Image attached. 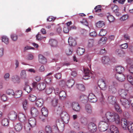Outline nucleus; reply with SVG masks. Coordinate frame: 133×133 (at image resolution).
Returning <instances> with one entry per match:
<instances>
[{
    "instance_id": "f257e3e1",
    "label": "nucleus",
    "mask_w": 133,
    "mask_h": 133,
    "mask_svg": "<svg viewBox=\"0 0 133 133\" xmlns=\"http://www.w3.org/2000/svg\"><path fill=\"white\" fill-rule=\"evenodd\" d=\"M36 125V121L34 118H30L28 119V122L26 123L24 125V129L26 131H30L31 128Z\"/></svg>"
},
{
    "instance_id": "f03ea898",
    "label": "nucleus",
    "mask_w": 133,
    "mask_h": 133,
    "mask_svg": "<svg viewBox=\"0 0 133 133\" xmlns=\"http://www.w3.org/2000/svg\"><path fill=\"white\" fill-rule=\"evenodd\" d=\"M120 101L122 105L125 108L128 109L129 108L130 103L133 107V98H131L129 99L122 98L120 99Z\"/></svg>"
},
{
    "instance_id": "7ed1b4c3",
    "label": "nucleus",
    "mask_w": 133,
    "mask_h": 133,
    "mask_svg": "<svg viewBox=\"0 0 133 133\" xmlns=\"http://www.w3.org/2000/svg\"><path fill=\"white\" fill-rule=\"evenodd\" d=\"M102 120L98 124V128L100 131H104L108 128L109 122L107 121L105 119L103 118Z\"/></svg>"
},
{
    "instance_id": "20e7f679",
    "label": "nucleus",
    "mask_w": 133,
    "mask_h": 133,
    "mask_svg": "<svg viewBox=\"0 0 133 133\" xmlns=\"http://www.w3.org/2000/svg\"><path fill=\"white\" fill-rule=\"evenodd\" d=\"M45 130L47 133H51L52 132L54 133H58L59 130L57 124L54 125L52 127V129L49 125L47 126L45 128Z\"/></svg>"
},
{
    "instance_id": "39448f33",
    "label": "nucleus",
    "mask_w": 133,
    "mask_h": 133,
    "mask_svg": "<svg viewBox=\"0 0 133 133\" xmlns=\"http://www.w3.org/2000/svg\"><path fill=\"white\" fill-rule=\"evenodd\" d=\"M84 75L83 78L84 79H87L92 77L93 73L91 72L88 68H85L83 69Z\"/></svg>"
},
{
    "instance_id": "423d86ee",
    "label": "nucleus",
    "mask_w": 133,
    "mask_h": 133,
    "mask_svg": "<svg viewBox=\"0 0 133 133\" xmlns=\"http://www.w3.org/2000/svg\"><path fill=\"white\" fill-rule=\"evenodd\" d=\"M112 115L109 121L112 122H115L117 124L119 123L120 119L117 113L114 112Z\"/></svg>"
},
{
    "instance_id": "0eeeda50",
    "label": "nucleus",
    "mask_w": 133,
    "mask_h": 133,
    "mask_svg": "<svg viewBox=\"0 0 133 133\" xmlns=\"http://www.w3.org/2000/svg\"><path fill=\"white\" fill-rule=\"evenodd\" d=\"M117 83L114 82L109 87V91L111 93L115 94L117 91L116 87L117 86Z\"/></svg>"
},
{
    "instance_id": "6e6552de",
    "label": "nucleus",
    "mask_w": 133,
    "mask_h": 133,
    "mask_svg": "<svg viewBox=\"0 0 133 133\" xmlns=\"http://www.w3.org/2000/svg\"><path fill=\"white\" fill-rule=\"evenodd\" d=\"M128 91L124 89H120L118 91V93L120 96L122 98H128Z\"/></svg>"
},
{
    "instance_id": "1a4fd4ad",
    "label": "nucleus",
    "mask_w": 133,
    "mask_h": 133,
    "mask_svg": "<svg viewBox=\"0 0 133 133\" xmlns=\"http://www.w3.org/2000/svg\"><path fill=\"white\" fill-rule=\"evenodd\" d=\"M62 120L65 123H68L69 120V117L68 114L65 112H63L61 115Z\"/></svg>"
},
{
    "instance_id": "9d476101",
    "label": "nucleus",
    "mask_w": 133,
    "mask_h": 133,
    "mask_svg": "<svg viewBox=\"0 0 133 133\" xmlns=\"http://www.w3.org/2000/svg\"><path fill=\"white\" fill-rule=\"evenodd\" d=\"M72 109L75 111L79 112L80 110V107L79 103L76 102H73L72 103Z\"/></svg>"
},
{
    "instance_id": "9b49d317",
    "label": "nucleus",
    "mask_w": 133,
    "mask_h": 133,
    "mask_svg": "<svg viewBox=\"0 0 133 133\" xmlns=\"http://www.w3.org/2000/svg\"><path fill=\"white\" fill-rule=\"evenodd\" d=\"M17 113L14 111L10 112L8 115V118L11 120L14 121L17 117Z\"/></svg>"
},
{
    "instance_id": "f8f14e48",
    "label": "nucleus",
    "mask_w": 133,
    "mask_h": 133,
    "mask_svg": "<svg viewBox=\"0 0 133 133\" xmlns=\"http://www.w3.org/2000/svg\"><path fill=\"white\" fill-rule=\"evenodd\" d=\"M107 101L109 103L112 105L115 104L116 102V97L112 95H110L108 96Z\"/></svg>"
},
{
    "instance_id": "ddd939ff",
    "label": "nucleus",
    "mask_w": 133,
    "mask_h": 133,
    "mask_svg": "<svg viewBox=\"0 0 133 133\" xmlns=\"http://www.w3.org/2000/svg\"><path fill=\"white\" fill-rule=\"evenodd\" d=\"M88 128L89 130L91 131L92 132H94L97 130V126L94 123H90L88 126Z\"/></svg>"
},
{
    "instance_id": "4468645a",
    "label": "nucleus",
    "mask_w": 133,
    "mask_h": 133,
    "mask_svg": "<svg viewBox=\"0 0 133 133\" xmlns=\"http://www.w3.org/2000/svg\"><path fill=\"white\" fill-rule=\"evenodd\" d=\"M88 99L91 102L94 103L96 102L97 99L95 95L92 93H90L88 97Z\"/></svg>"
},
{
    "instance_id": "2eb2a0df",
    "label": "nucleus",
    "mask_w": 133,
    "mask_h": 133,
    "mask_svg": "<svg viewBox=\"0 0 133 133\" xmlns=\"http://www.w3.org/2000/svg\"><path fill=\"white\" fill-rule=\"evenodd\" d=\"M129 123L128 122L127 120L124 118H122L121 121V125L122 128L124 129H126L128 126L129 124Z\"/></svg>"
},
{
    "instance_id": "dca6fc26",
    "label": "nucleus",
    "mask_w": 133,
    "mask_h": 133,
    "mask_svg": "<svg viewBox=\"0 0 133 133\" xmlns=\"http://www.w3.org/2000/svg\"><path fill=\"white\" fill-rule=\"evenodd\" d=\"M115 76L118 80L121 82L124 81L125 79V76L123 74H116Z\"/></svg>"
},
{
    "instance_id": "f3484780",
    "label": "nucleus",
    "mask_w": 133,
    "mask_h": 133,
    "mask_svg": "<svg viewBox=\"0 0 133 133\" xmlns=\"http://www.w3.org/2000/svg\"><path fill=\"white\" fill-rule=\"evenodd\" d=\"M49 43L51 47H55L57 46L58 42L55 39H51L49 40Z\"/></svg>"
},
{
    "instance_id": "a211bd4d",
    "label": "nucleus",
    "mask_w": 133,
    "mask_h": 133,
    "mask_svg": "<svg viewBox=\"0 0 133 133\" xmlns=\"http://www.w3.org/2000/svg\"><path fill=\"white\" fill-rule=\"evenodd\" d=\"M38 61L40 63L43 64H45L47 62L46 58L41 54L38 55Z\"/></svg>"
},
{
    "instance_id": "6ab92c4d",
    "label": "nucleus",
    "mask_w": 133,
    "mask_h": 133,
    "mask_svg": "<svg viewBox=\"0 0 133 133\" xmlns=\"http://www.w3.org/2000/svg\"><path fill=\"white\" fill-rule=\"evenodd\" d=\"M31 113L33 117H36L39 114L38 110L36 108L33 107L31 108Z\"/></svg>"
},
{
    "instance_id": "aec40b11",
    "label": "nucleus",
    "mask_w": 133,
    "mask_h": 133,
    "mask_svg": "<svg viewBox=\"0 0 133 133\" xmlns=\"http://www.w3.org/2000/svg\"><path fill=\"white\" fill-rule=\"evenodd\" d=\"M113 112L109 111L107 112L105 114L106 117H103V118L105 119V120L109 122L110 118H111V116L113 115Z\"/></svg>"
},
{
    "instance_id": "412c9836",
    "label": "nucleus",
    "mask_w": 133,
    "mask_h": 133,
    "mask_svg": "<svg viewBox=\"0 0 133 133\" xmlns=\"http://www.w3.org/2000/svg\"><path fill=\"white\" fill-rule=\"evenodd\" d=\"M110 130L111 132L110 133H119L117 128L114 125L110 126Z\"/></svg>"
},
{
    "instance_id": "4be33fe9",
    "label": "nucleus",
    "mask_w": 133,
    "mask_h": 133,
    "mask_svg": "<svg viewBox=\"0 0 133 133\" xmlns=\"http://www.w3.org/2000/svg\"><path fill=\"white\" fill-rule=\"evenodd\" d=\"M115 70L117 74H121L124 70L123 67L121 66H116Z\"/></svg>"
},
{
    "instance_id": "5701e85b",
    "label": "nucleus",
    "mask_w": 133,
    "mask_h": 133,
    "mask_svg": "<svg viewBox=\"0 0 133 133\" xmlns=\"http://www.w3.org/2000/svg\"><path fill=\"white\" fill-rule=\"evenodd\" d=\"M68 42L69 45L74 46L76 45V43L74 38L71 37H69L68 39Z\"/></svg>"
},
{
    "instance_id": "b1692460",
    "label": "nucleus",
    "mask_w": 133,
    "mask_h": 133,
    "mask_svg": "<svg viewBox=\"0 0 133 133\" xmlns=\"http://www.w3.org/2000/svg\"><path fill=\"white\" fill-rule=\"evenodd\" d=\"M99 86L101 89L103 90H105L107 89V86L104 80H102L101 81V84Z\"/></svg>"
},
{
    "instance_id": "393cba45",
    "label": "nucleus",
    "mask_w": 133,
    "mask_h": 133,
    "mask_svg": "<svg viewBox=\"0 0 133 133\" xmlns=\"http://www.w3.org/2000/svg\"><path fill=\"white\" fill-rule=\"evenodd\" d=\"M46 87L45 84L43 83L38 84L37 85V88L39 90H42L44 89Z\"/></svg>"
},
{
    "instance_id": "a878e982",
    "label": "nucleus",
    "mask_w": 133,
    "mask_h": 133,
    "mask_svg": "<svg viewBox=\"0 0 133 133\" xmlns=\"http://www.w3.org/2000/svg\"><path fill=\"white\" fill-rule=\"evenodd\" d=\"M18 118L19 121L22 122H24L26 119L25 115L22 113L18 114Z\"/></svg>"
},
{
    "instance_id": "bb28decb",
    "label": "nucleus",
    "mask_w": 133,
    "mask_h": 133,
    "mask_svg": "<svg viewBox=\"0 0 133 133\" xmlns=\"http://www.w3.org/2000/svg\"><path fill=\"white\" fill-rule=\"evenodd\" d=\"M85 110V111L88 114H91L92 112L91 106L89 104H87L86 105Z\"/></svg>"
},
{
    "instance_id": "cd10ccee",
    "label": "nucleus",
    "mask_w": 133,
    "mask_h": 133,
    "mask_svg": "<svg viewBox=\"0 0 133 133\" xmlns=\"http://www.w3.org/2000/svg\"><path fill=\"white\" fill-rule=\"evenodd\" d=\"M94 45V41L93 39H90L88 41L87 47L88 48L92 47Z\"/></svg>"
},
{
    "instance_id": "c85d7f7f",
    "label": "nucleus",
    "mask_w": 133,
    "mask_h": 133,
    "mask_svg": "<svg viewBox=\"0 0 133 133\" xmlns=\"http://www.w3.org/2000/svg\"><path fill=\"white\" fill-rule=\"evenodd\" d=\"M22 93V91L21 90L17 91L14 92L13 96L16 98H19L21 96Z\"/></svg>"
},
{
    "instance_id": "c756f323",
    "label": "nucleus",
    "mask_w": 133,
    "mask_h": 133,
    "mask_svg": "<svg viewBox=\"0 0 133 133\" xmlns=\"http://www.w3.org/2000/svg\"><path fill=\"white\" fill-rule=\"evenodd\" d=\"M110 61L109 57L107 56H104L102 58V62L103 64L108 63Z\"/></svg>"
},
{
    "instance_id": "7c9ffc66",
    "label": "nucleus",
    "mask_w": 133,
    "mask_h": 133,
    "mask_svg": "<svg viewBox=\"0 0 133 133\" xmlns=\"http://www.w3.org/2000/svg\"><path fill=\"white\" fill-rule=\"evenodd\" d=\"M20 76L21 78L22 79H26L27 75L25 70H23L21 71Z\"/></svg>"
},
{
    "instance_id": "2f4dec72",
    "label": "nucleus",
    "mask_w": 133,
    "mask_h": 133,
    "mask_svg": "<svg viewBox=\"0 0 133 133\" xmlns=\"http://www.w3.org/2000/svg\"><path fill=\"white\" fill-rule=\"evenodd\" d=\"M43 101L42 99L39 98L37 99L36 102V105L37 107H41L43 105Z\"/></svg>"
},
{
    "instance_id": "473e14b6",
    "label": "nucleus",
    "mask_w": 133,
    "mask_h": 133,
    "mask_svg": "<svg viewBox=\"0 0 133 133\" xmlns=\"http://www.w3.org/2000/svg\"><path fill=\"white\" fill-rule=\"evenodd\" d=\"M74 82V81L73 79H71L67 81L66 85L69 88H71L73 85Z\"/></svg>"
},
{
    "instance_id": "72a5a7b5",
    "label": "nucleus",
    "mask_w": 133,
    "mask_h": 133,
    "mask_svg": "<svg viewBox=\"0 0 133 133\" xmlns=\"http://www.w3.org/2000/svg\"><path fill=\"white\" fill-rule=\"evenodd\" d=\"M22 126L21 123H18L16 124L15 126V128L16 131L19 132L22 130Z\"/></svg>"
},
{
    "instance_id": "f704fd0d",
    "label": "nucleus",
    "mask_w": 133,
    "mask_h": 133,
    "mask_svg": "<svg viewBox=\"0 0 133 133\" xmlns=\"http://www.w3.org/2000/svg\"><path fill=\"white\" fill-rule=\"evenodd\" d=\"M76 87L79 90L81 91H83L85 90L84 86L82 84H77L76 85Z\"/></svg>"
},
{
    "instance_id": "c9c22d12",
    "label": "nucleus",
    "mask_w": 133,
    "mask_h": 133,
    "mask_svg": "<svg viewBox=\"0 0 133 133\" xmlns=\"http://www.w3.org/2000/svg\"><path fill=\"white\" fill-rule=\"evenodd\" d=\"M59 94L60 98L61 99H64L66 97V94L64 91H61Z\"/></svg>"
},
{
    "instance_id": "e433bc0d",
    "label": "nucleus",
    "mask_w": 133,
    "mask_h": 133,
    "mask_svg": "<svg viewBox=\"0 0 133 133\" xmlns=\"http://www.w3.org/2000/svg\"><path fill=\"white\" fill-rule=\"evenodd\" d=\"M42 116H47L48 114V111L47 109L45 108H43L41 110Z\"/></svg>"
},
{
    "instance_id": "4c0bfd02",
    "label": "nucleus",
    "mask_w": 133,
    "mask_h": 133,
    "mask_svg": "<svg viewBox=\"0 0 133 133\" xmlns=\"http://www.w3.org/2000/svg\"><path fill=\"white\" fill-rule=\"evenodd\" d=\"M58 101V100L56 98H53L51 101L52 105L54 107L57 106Z\"/></svg>"
},
{
    "instance_id": "58836bf2",
    "label": "nucleus",
    "mask_w": 133,
    "mask_h": 133,
    "mask_svg": "<svg viewBox=\"0 0 133 133\" xmlns=\"http://www.w3.org/2000/svg\"><path fill=\"white\" fill-rule=\"evenodd\" d=\"M9 123V121L8 119L6 118L3 119L1 121L2 125L5 126H7Z\"/></svg>"
},
{
    "instance_id": "ea45409f",
    "label": "nucleus",
    "mask_w": 133,
    "mask_h": 133,
    "mask_svg": "<svg viewBox=\"0 0 133 133\" xmlns=\"http://www.w3.org/2000/svg\"><path fill=\"white\" fill-rule=\"evenodd\" d=\"M115 53L117 55L120 56H123L124 54V51L121 49H116Z\"/></svg>"
},
{
    "instance_id": "a19ab883",
    "label": "nucleus",
    "mask_w": 133,
    "mask_h": 133,
    "mask_svg": "<svg viewBox=\"0 0 133 133\" xmlns=\"http://www.w3.org/2000/svg\"><path fill=\"white\" fill-rule=\"evenodd\" d=\"M108 14L107 16V18L109 22H113L115 19L114 17L109 13H108Z\"/></svg>"
},
{
    "instance_id": "79ce46f5",
    "label": "nucleus",
    "mask_w": 133,
    "mask_h": 133,
    "mask_svg": "<svg viewBox=\"0 0 133 133\" xmlns=\"http://www.w3.org/2000/svg\"><path fill=\"white\" fill-rule=\"evenodd\" d=\"M85 51V49L84 48H78L77 50V53L79 55H82Z\"/></svg>"
},
{
    "instance_id": "37998d69",
    "label": "nucleus",
    "mask_w": 133,
    "mask_h": 133,
    "mask_svg": "<svg viewBox=\"0 0 133 133\" xmlns=\"http://www.w3.org/2000/svg\"><path fill=\"white\" fill-rule=\"evenodd\" d=\"M12 80L15 83H18L19 82V79L17 76H13L11 78Z\"/></svg>"
},
{
    "instance_id": "c03bdc74",
    "label": "nucleus",
    "mask_w": 133,
    "mask_h": 133,
    "mask_svg": "<svg viewBox=\"0 0 133 133\" xmlns=\"http://www.w3.org/2000/svg\"><path fill=\"white\" fill-rule=\"evenodd\" d=\"M104 22L102 21H99L96 23V26L98 28H100L104 25Z\"/></svg>"
},
{
    "instance_id": "a18cd8bd",
    "label": "nucleus",
    "mask_w": 133,
    "mask_h": 133,
    "mask_svg": "<svg viewBox=\"0 0 133 133\" xmlns=\"http://www.w3.org/2000/svg\"><path fill=\"white\" fill-rule=\"evenodd\" d=\"M2 42H4L6 44L9 43V41L8 38L6 36H3L2 37Z\"/></svg>"
},
{
    "instance_id": "49530a36",
    "label": "nucleus",
    "mask_w": 133,
    "mask_h": 133,
    "mask_svg": "<svg viewBox=\"0 0 133 133\" xmlns=\"http://www.w3.org/2000/svg\"><path fill=\"white\" fill-rule=\"evenodd\" d=\"M127 78L129 82L133 86V78L132 76L130 75H127Z\"/></svg>"
},
{
    "instance_id": "de8ad7c7",
    "label": "nucleus",
    "mask_w": 133,
    "mask_h": 133,
    "mask_svg": "<svg viewBox=\"0 0 133 133\" xmlns=\"http://www.w3.org/2000/svg\"><path fill=\"white\" fill-rule=\"evenodd\" d=\"M124 87L125 89V90L128 91L131 90L132 89V87L128 84L125 83L124 85Z\"/></svg>"
},
{
    "instance_id": "09e8293b",
    "label": "nucleus",
    "mask_w": 133,
    "mask_h": 133,
    "mask_svg": "<svg viewBox=\"0 0 133 133\" xmlns=\"http://www.w3.org/2000/svg\"><path fill=\"white\" fill-rule=\"evenodd\" d=\"M32 88L30 87L29 85H27L23 88V90L28 93H30L32 91Z\"/></svg>"
},
{
    "instance_id": "8fccbe9b",
    "label": "nucleus",
    "mask_w": 133,
    "mask_h": 133,
    "mask_svg": "<svg viewBox=\"0 0 133 133\" xmlns=\"http://www.w3.org/2000/svg\"><path fill=\"white\" fill-rule=\"evenodd\" d=\"M111 9L114 12H117V11H119L118 7L117 6L115 5H112Z\"/></svg>"
},
{
    "instance_id": "3c124183",
    "label": "nucleus",
    "mask_w": 133,
    "mask_h": 133,
    "mask_svg": "<svg viewBox=\"0 0 133 133\" xmlns=\"http://www.w3.org/2000/svg\"><path fill=\"white\" fill-rule=\"evenodd\" d=\"M114 105H115V107L116 111L119 113H122V111L119 105L118 104H116V103Z\"/></svg>"
},
{
    "instance_id": "603ef678",
    "label": "nucleus",
    "mask_w": 133,
    "mask_h": 133,
    "mask_svg": "<svg viewBox=\"0 0 133 133\" xmlns=\"http://www.w3.org/2000/svg\"><path fill=\"white\" fill-rule=\"evenodd\" d=\"M14 90L10 89L7 90L6 92V94L8 95L11 96H13L14 94Z\"/></svg>"
},
{
    "instance_id": "864d4df0",
    "label": "nucleus",
    "mask_w": 133,
    "mask_h": 133,
    "mask_svg": "<svg viewBox=\"0 0 133 133\" xmlns=\"http://www.w3.org/2000/svg\"><path fill=\"white\" fill-rule=\"evenodd\" d=\"M107 39V38L105 37H103L99 40V43L105 44L106 43Z\"/></svg>"
},
{
    "instance_id": "5fc2aeb1",
    "label": "nucleus",
    "mask_w": 133,
    "mask_h": 133,
    "mask_svg": "<svg viewBox=\"0 0 133 133\" xmlns=\"http://www.w3.org/2000/svg\"><path fill=\"white\" fill-rule=\"evenodd\" d=\"M28 98L29 100L31 102H34L36 99V97L32 95H30L29 97Z\"/></svg>"
},
{
    "instance_id": "6e6d98bb",
    "label": "nucleus",
    "mask_w": 133,
    "mask_h": 133,
    "mask_svg": "<svg viewBox=\"0 0 133 133\" xmlns=\"http://www.w3.org/2000/svg\"><path fill=\"white\" fill-rule=\"evenodd\" d=\"M107 31L105 30L102 29L99 33V35L101 36H103L107 34Z\"/></svg>"
},
{
    "instance_id": "4d7b16f0",
    "label": "nucleus",
    "mask_w": 133,
    "mask_h": 133,
    "mask_svg": "<svg viewBox=\"0 0 133 133\" xmlns=\"http://www.w3.org/2000/svg\"><path fill=\"white\" fill-rule=\"evenodd\" d=\"M79 99L81 101H87L88 99V97L85 95H82L80 96Z\"/></svg>"
},
{
    "instance_id": "13d9d810",
    "label": "nucleus",
    "mask_w": 133,
    "mask_h": 133,
    "mask_svg": "<svg viewBox=\"0 0 133 133\" xmlns=\"http://www.w3.org/2000/svg\"><path fill=\"white\" fill-rule=\"evenodd\" d=\"M53 89H54L52 87L47 88L46 89L45 92L48 94H50L51 93Z\"/></svg>"
},
{
    "instance_id": "bf43d9fd",
    "label": "nucleus",
    "mask_w": 133,
    "mask_h": 133,
    "mask_svg": "<svg viewBox=\"0 0 133 133\" xmlns=\"http://www.w3.org/2000/svg\"><path fill=\"white\" fill-rule=\"evenodd\" d=\"M128 18L129 16L128 15H124L120 18V20L121 21H124L127 19Z\"/></svg>"
},
{
    "instance_id": "052dcab7",
    "label": "nucleus",
    "mask_w": 133,
    "mask_h": 133,
    "mask_svg": "<svg viewBox=\"0 0 133 133\" xmlns=\"http://www.w3.org/2000/svg\"><path fill=\"white\" fill-rule=\"evenodd\" d=\"M127 128L129 130H133V123L131 122H129Z\"/></svg>"
},
{
    "instance_id": "680f3d73",
    "label": "nucleus",
    "mask_w": 133,
    "mask_h": 133,
    "mask_svg": "<svg viewBox=\"0 0 133 133\" xmlns=\"http://www.w3.org/2000/svg\"><path fill=\"white\" fill-rule=\"evenodd\" d=\"M45 82L47 84L50 85L52 84L51 79L50 78H46L45 79Z\"/></svg>"
},
{
    "instance_id": "e2e57ef3",
    "label": "nucleus",
    "mask_w": 133,
    "mask_h": 133,
    "mask_svg": "<svg viewBox=\"0 0 133 133\" xmlns=\"http://www.w3.org/2000/svg\"><path fill=\"white\" fill-rule=\"evenodd\" d=\"M11 36L12 40L14 41H15L17 39V36L15 34H12L11 35Z\"/></svg>"
},
{
    "instance_id": "0e129e2a",
    "label": "nucleus",
    "mask_w": 133,
    "mask_h": 133,
    "mask_svg": "<svg viewBox=\"0 0 133 133\" xmlns=\"http://www.w3.org/2000/svg\"><path fill=\"white\" fill-rule=\"evenodd\" d=\"M36 38L37 40L38 41H41L44 38H45V37H42L41 36V35L38 34L36 36Z\"/></svg>"
},
{
    "instance_id": "69168bd1",
    "label": "nucleus",
    "mask_w": 133,
    "mask_h": 133,
    "mask_svg": "<svg viewBox=\"0 0 133 133\" xmlns=\"http://www.w3.org/2000/svg\"><path fill=\"white\" fill-rule=\"evenodd\" d=\"M120 46L122 49H126L128 48V45L127 43H125L120 45Z\"/></svg>"
},
{
    "instance_id": "338daca9",
    "label": "nucleus",
    "mask_w": 133,
    "mask_h": 133,
    "mask_svg": "<svg viewBox=\"0 0 133 133\" xmlns=\"http://www.w3.org/2000/svg\"><path fill=\"white\" fill-rule=\"evenodd\" d=\"M27 101L26 100H24L23 103V105L24 109L25 110L26 109V106L27 105Z\"/></svg>"
},
{
    "instance_id": "774afa93",
    "label": "nucleus",
    "mask_w": 133,
    "mask_h": 133,
    "mask_svg": "<svg viewBox=\"0 0 133 133\" xmlns=\"http://www.w3.org/2000/svg\"><path fill=\"white\" fill-rule=\"evenodd\" d=\"M34 57L33 55L31 54H29L27 56V59L29 60H31L34 58Z\"/></svg>"
}]
</instances>
